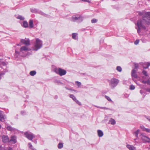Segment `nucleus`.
<instances>
[{"instance_id": "obj_1", "label": "nucleus", "mask_w": 150, "mask_h": 150, "mask_svg": "<svg viewBox=\"0 0 150 150\" xmlns=\"http://www.w3.org/2000/svg\"><path fill=\"white\" fill-rule=\"evenodd\" d=\"M139 14L143 16L142 19L138 20L136 24L138 27L137 32L139 33L141 32V30H146L145 25L150 24V12H146L144 11H139Z\"/></svg>"}, {"instance_id": "obj_2", "label": "nucleus", "mask_w": 150, "mask_h": 150, "mask_svg": "<svg viewBox=\"0 0 150 150\" xmlns=\"http://www.w3.org/2000/svg\"><path fill=\"white\" fill-rule=\"evenodd\" d=\"M42 46V41L38 38H36L32 48L33 50L37 51L41 48Z\"/></svg>"}, {"instance_id": "obj_3", "label": "nucleus", "mask_w": 150, "mask_h": 150, "mask_svg": "<svg viewBox=\"0 0 150 150\" xmlns=\"http://www.w3.org/2000/svg\"><path fill=\"white\" fill-rule=\"evenodd\" d=\"M119 80L115 78H112L111 79L109 80V85L111 88H114L118 85L119 83Z\"/></svg>"}, {"instance_id": "obj_4", "label": "nucleus", "mask_w": 150, "mask_h": 150, "mask_svg": "<svg viewBox=\"0 0 150 150\" xmlns=\"http://www.w3.org/2000/svg\"><path fill=\"white\" fill-rule=\"evenodd\" d=\"M54 71L57 74L61 76L64 75L67 73L66 71L61 68H56L54 70Z\"/></svg>"}, {"instance_id": "obj_5", "label": "nucleus", "mask_w": 150, "mask_h": 150, "mask_svg": "<svg viewBox=\"0 0 150 150\" xmlns=\"http://www.w3.org/2000/svg\"><path fill=\"white\" fill-rule=\"evenodd\" d=\"M28 46H23L21 47L20 49V52L23 54L21 55L22 57H26L27 55V53L24 54V53L27 51L30 50V49L29 48L27 47Z\"/></svg>"}, {"instance_id": "obj_6", "label": "nucleus", "mask_w": 150, "mask_h": 150, "mask_svg": "<svg viewBox=\"0 0 150 150\" xmlns=\"http://www.w3.org/2000/svg\"><path fill=\"white\" fill-rule=\"evenodd\" d=\"M72 20L74 22L80 23L82 21L83 19L82 17L80 15H74L72 17Z\"/></svg>"}, {"instance_id": "obj_7", "label": "nucleus", "mask_w": 150, "mask_h": 150, "mask_svg": "<svg viewBox=\"0 0 150 150\" xmlns=\"http://www.w3.org/2000/svg\"><path fill=\"white\" fill-rule=\"evenodd\" d=\"M139 137L143 141L144 143H146V142H150V139L148 137L146 136L145 135V134L140 133Z\"/></svg>"}, {"instance_id": "obj_8", "label": "nucleus", "mask_w": 150, "mask_h": 150, "mask_svg": "<svg viewBox=\"0 0 150 150\" xmlns=\"http://www.w3.org/2000/svg\"><path fill=\"white\" fill-rule=\"evenodd\" d=\"M24 134L27 138L31 141H32L33 139L35 137V135L31 132H25Z\"/></svg>"}, {"instance_id": "obj_9", "label": "nucleus", "mask_w": 150, "mask_h": 150, "mask_svg": "<svg viewBox=\"0 0 150 150\" xmlns=\"http://www.w3.org/2000/svg\"><path fill=\"white\" fill-rule=\"evenodd\" d=\"M21 42L25 45L26 46H28L30 45V41L29 39H22L21 40Z\"/></svg>"}, {"instance_id": "obj_10", "label": "nucleus", "mask_w": 150, "mask_h": 150, "mask_svg": "<svg viewBox=\"0 0 150 150\" xmlns=\"http://www.w3.org/2000/svg\"><path fill=\"white\" fill-rule=\"evenodd\" d=\"M6 128L8 130L11 131L12 132L16 133L18 131L17 129L12 127L10 126H7L6 127Z\"/></svg>"}, {"instance_id": "obj_11", "label": "nucleus", "mask_w": 150, "mask_h": 150, "mask_svg": "<svg viewBox=\"0 0 150 150\" xmlns=\"http://www.w3.org/2000/svg\"><path fill=\"white\" fill-rule=\"evenodd\" d=\"M139 132H140V130L139 129H137L136 131L134 132H133V134L135 135L136 137L137 138H136V139H134V140L135 141V142L136 143V142H137V143H138V142H137V141H136V140L139 138V137H138V134Z\"/></svg>"}, {"instance_id": "obj_12", "label": "nucleus", "mask_w": 150, "mask_h": 150, "mask_svg": "<svg viewBox=\"0 0 150 150\" xmlns=\"http://www.w3.org/2000/svg\"><path fill=\"white\" fill-rule=\"evenodd\" d=\"M2 140L4 143H6L9 142V139L7 136L3 135L2 137Z\"/></svg>"}, {"instance_id": "obj_13", "label": "nucleus", "mask_w": 150, "mask_h": 150, "mask_svg": "<svg viewBox=\"0 0 150 150\" xmlns=\"http://www.w3.org/2000/svg\"><path fill=\"white\" fill-rule=\"evenodd\" d=\"M136 71L134 69L132 70V79L133 80V78H137V75L136 73Z\"/></svg>"}, {"instance_id": "obj_14", "label": "nucleus", "mask_w": 150, "mask_h": 150, "mask_svg": "<svg viewBox=\"0 0 150 150\" xmlns=\"http://www.w3.org/2000/svg\"><path fill=\"white\" fill-rule=\"evenodd\" d=\"M12 142L13 144H15L17 142L16 137L15 136H12L11 137L10 142Z\"/></svg>"}, {"instance_id": "obj_15", "label": "nucleus", "mask_w": 150, "mask_h": 150, "mask_svg": "<svg viewBox=\"0 0 150 150\" xmlns=\"http://www.w3.org/2000/svg\"><path fill=\"white\" fill-rule=\"evenodd\" d=\"M126 147L129 149V150H136V147L133 145L127 144L126 145Z\"/></svg>"}, {"instance_id": "obj_16", "label": "nucleus", "mask_w": 150, "mask_h": 150, "mask_svg": "<svg viewBox=\"0 0 150 150\" xmlns=\"http://www.w3.org/2000/svg\"><path fill=\"white\" fill-rule=\"evenodd\" d=\"M6 118V117L4 115L3 112L0 111V120L2 121L3 120Z\"/></svg>"}, {"instance_id": "obj_17", "label": "nucleus", "mask_w": 150, "mask_h": 150, "mask_svg": "<svg viewBox=\"0 0 150 150\" xmlns=\"http://www.w3.org/2000/svg\"><path fill=\"white\" fill-rule=\"evenodd\" d=\"M97 133L98 136L99 137H101L103 135V133L101 130H97Z\"/></svg>"}, {"instance_id": "obj_18", "label": "nucleus", "mask_w": 150, "mask_h": 150, "mask_svg": "<svg viewBox=\"0 0 150 150\" xmlns=\"http://www.w3.org/2000/svg\"><path fill=\"white\" fill-rule=\"evenodd\" d=\"M109 123L110 124L112 125H114L116 124V122L115 120L112 118H111L109 120Z\"/></svg>"}, {"instance_id": "obj_19", "label": "nucleus", "mask_w": 150, "mask_h": 150, "mask_svg": "<svg viewBox=\"0 0 150 150\" xmlns=\"http://www.w3.org/2000/svg\"><path fill=\"white\" fill-rule=\"evenodd\" d=\"M150 66V63L147 62L144 63L143 67L144 69H146L148 68Z\"/></svg>"}, {"instance_id": "obj_20", "label": "nucleus", "mask_w": 150, "mask_h": 150, "mask_svg": "<svg viewBox=\"0 0 150 150\" xmlns=\"http://www.w3.org/2000/svg\"><path fill=\"white\" fill-rule=\"evenodd\" d=\"M23 26L24 28H27L28 26V24L26 21H24L23 23Z\"/></svg>"}, {"instance_id": "obj_21", "label": "nucleus", "mask_w": 150, "mask_h": 150, "mask_svg": "<svg viewBox=\"0 0 150 150\" xmlns=\"http://www.w3.org/2000/svg\"><path fill=\"white\" fill-rule=\"evenodd\" d=\"M77 35L76 33H73L72 34V38L75 40H76L77 39Z\"/></svg>"}, {"instance_id": "obj_22", "label": "nucleus", "mask_w": 150, "mask_h": 150, "mask_svg": "<svg viewBox=\"0 0 150 150\" xmlns=\"http://www.w3.org/2000/svg\"><path fill=\"white\" fill-rule=\"evenodd\" d=\"M36 74V72L35 71H31L30 72V75L31 76H34Z\"/></svg>"}, {"instance_id": "obj_23", "label": "nucleus", "mask_w": 150, "mask_h": 150, "mask_svg": "<svg viewBox=\"0 0 150 150\" xmlns=\"http://www.w3.org/2000/svg\"><path fill=\"white\" fill-rule=\"evenodd\" d=\"M30 27L32 28L33 27V21L32 20H30L29 22Z\"/></svg>"}, {"instance_id": "obj_24", "label": "nucleus", "mask_w": 150, "mask_h": 150, "mask_svg": "<svg viewBox=\"0 0 150 150\" xmlns=\"http://www.w3.org/2000/svg\"><path fill=\"white\" fill-rule=\"evenodd\" d=\"M17 19L21 20H23L25 19V18L21 15L18 16L16 18Z\"/></svg>"}, {"instance_id": "obj_25", "label": "nucleus", "mask_w": 150, "mask_h": 150, "mask_svg": "<svg viewBox=\"0 0 150 150\" xmlns=\"http://www.w3.org/2000/svg\"><path fill=\"white\" fill-rule=\"evenodd\" d=\"M116 70L119 72H121L122 71V68L120 66H118L116 67Z\"/></svg>"}, {"instance_id": "obj_26", "label": "nucleus", "mask_w": 150, "mask_h": 150, "mask_svg": "<svg viewBox=\"0 0 150 150\" xmlns=\"http://www.w3.org/2000/svg\"><path fill=\"white\" fill-rule=\"evenodd\" d=\"M28 145L29 148L32 150H36L35 149L33 148V146L31 143H28Z\"/></svg>"}, {"instance_id": "obj_27", "label": "nucleus", "mask_w": 150, "mask_h": 150, "mask_svg": "<svg viewBox=\"0 0 150 150\" xmlns=\"http://www.w3.org/2000/svg\"><path fill=\"white\" fill-rule=\"evenodd\" d=\"M69 97L71 98L74 101L76 100V98L72 94L70 95Z\"/></svg>"}, {"instance_id": "obj_28", "label": "nucleus", "mask_w": 150, "mask_h": 150, "mask_svg": "<svg viewBox=\"0 0 150 150\" xmlns=\"http://www.w3.org/2000/svg\"><path fill=\"white\" fill-rule=\"evenodd\" d=\"M63 144L62 143H59L58 145V148L59 149H61L63 147Z\"/></svg>"}, {"instance_id": "obj_29", "label": "nucleus", "mask_w": 150, "mask_h": 150, "mask_svg": "<svg viewBox=\"0 0 150 150\" xmlns=\"http://www.w3.org/2000/svg\"><path fill=\"white\" fill-rule=\"evenodd\" d=\"M142 72L143 75H144L145 76H148V75L147 74V73L146 71L144 70Z\"/></svg>"}, {"instance_id": "obj_30", "label": "nucleus", "mask_w": 150, "mask_h": 150, "mask_svg": "<svg viewBox=\"0 0 150 150\" xmlns=\"http://www.w3.org/2000/svg\"><path fill=\"white\" fill-rule=\"evenodd\" d=\"M75 83L78 87H80L81 85V83L78 81H76Z\"/></svg>"}, {"instance_id": "obj_31", "label": "nucleus", "mask_w": 150, "mask_h": 150, "mask_svg": "<svg viewBox=\"0 0 150 150\" xmlns=\"http://www.w3.org/2000/svg\"><path fill=\"white\" fill-rule=\"evenodd\" d=\"M135 88V87L133 85H131L129 86V89L131 90H133Z\"/></svg>"}, {"instance_id": "obj_32", "label": "nucleus", "mask_w": 150, "mask_h": 150, "mask_svg": "<svg viewBox=\"0 0 150 150\" xmlns=\"http://www.w3.org/2000/svg\"><path fill=\"white\" fill-rule=\"evenodd\" d=\"M5 74V72L2 71L0 73V79L2 78V76Z\"/></svg>"}, {"instance_id": "obj_33", "label": "nucleus", "mask_w": 150, "mask_h": 150, "mask_svg": "<svg viewBox=\"0 0 150 150\" xmlns=\"http://www.w3.org/2000/svg\"><path fill=\"white\" fill-rule=\"evenodd\" d=\"M94 106H95L97 108H100L103 109L107 110V109H108V108H106V107H99V106H96V105H94Z\"/></svg>"}, {"instance_id": "obj_34", "label": "nucleus", "mask_w": 150, "mask_h": 150, "mask_svg": "<svg viewBox=\"0 0 150 150\" xmlns=\"http://www.w3.org/2000/svg\"><path fill=\"white\" fill-rule=\"evenodd\" d=\"M54 83H57L58 84H62V83L59 80H55L54 81Z\"/></svg>"}, {"instance_id": "obj_35", "label": "nucleus", "mask_w": 150, "mask_h": 150, "mask_svg": "<svg viewBox=\"0 0 150 150\" xmlns=\"http://www.w3.org/2000/svg\"><path fill=\"white\" fill-rule=\"evenodd\" d=\"M97 20L95 18H94L92 19L91 21L92 23H95L97 22Z\"/></svg>"}, {"instance_id": "obj_36", "label": "nucleus", "mask_w": 150, "mask_h": 150, "mask_svg": "<svg viewBox=\"0 0 150 150\" xmlns=\"http://www.w3.org/2000/svg\"><path fill=\"white\" fill-rule=\"evenodd\" d=\"M105 98L109 101H112V100L111 98L108 96H105Z\"/></svg>"}, {"instance_id": "obj_37", "label": "nucleus", "mask_w": 150, "mask_h": 150, "mask_svg": "<svg viewBox=\"0 0 150 150\" xmlns=\"http://www.w3.org/2000/svg\"><path fill=\"white\" fill-rule=\"evenodd\" d=\"M31 11L33 13L38 12V11L36 9H31Z\"/></svg>"}, {"instance_id": "obj_38", "label": "nucleus", "mask_w": 150, "mask_h": 150, "mask_svg": "<svg viewBox=\"0 0 150 150\" xmlns=\"http://www.w3.org/2000/svg\"><path fill=\"white\" fill-rule=\"evenodd\" d=\"M74 101H75L77 104H78L79 105H81V102H79V101L78 100H77L76 99V100H75Z\"/></svg>"}, {"instance_id": "obj_39", "label": "nucleus", "mask_w": 150, "mask_h": 150, "mask_svg": "<svg viewBox=\"0 0 150 150\" xmlns=\"http://www.w3.org/2000/svg\"><path fill=\"white\" fill-rule=\"evenodd\" d=\"M144 117L150 122V116H148L146 115H144Z\"/></svg>"}, {"instance_id": "obj_40", "label": "nucleus", "mask_w": 150, "mask_h": 150, "mask_svg": "<svg viewBox=\"0 0 150 150\" xmlns=\"http://www.w3.org/2000/svg\"><path fill=\"white\" fill-rule=\"evenodd\" d=\"M139 42V40H137L134 42V44L135 45H137Z\"/></svg>"}, {"instance_id": "obj_41", "label": "nucleus", "mask_w": 150, "mask_h": 150, "mask_svg": "<svg viewBox=\"0 0 150 150\" xmlns=\"http://www.w3.org/2000/svg\"><path fill=\"white\" fill-rule=\"evenodd\" d=\"M140 127L141 129H142L143 131H144L145 129L146 128L144 127L143 125L140 126Z\"/></svg>"}, {"instance_id": "obj_42", "label": "nucleus", "mask_w": 150, "mask_h": 150, "mask_svg": "<svg viewBox=\"0 0 150 150\" xmlns=\"http://www.w3.org/2000/svg\"><path fill=\"white\" fill-rule=\"evenodd\" d=\"M144 131H146L147 132H150V129L148 128H146L144 130Z\"/></svg>"}, {"instance_id": "obj_43", "label": "nucleus", "mask_w": 150, "mask_h": 150, "mask_svg": "<svg viewBox=\"0 0 150 150\" xmlns=\"http://www.w3.org/2000/svg\"><path fill=\"white\" fill-rule=\"evenodd\" d=\"M38 13L41 15H42L43 16H45V14H44V13L42 12L41 11H38Z\"/></svg>"}, {"instance_id": "obj_44", "label": "nucleus", "mask_w": 150, "mask_h": 150, "mask_svg": "<svg viewBox=\"0 0 150 150\" xmlns=\"http://www.w3.org/2000/svg\"><path fill=\"white\" fill-rule=\"evenodd\" d=\"M146 83H147L148 85H150V80L149 79H148L146 81Z\"/></svg>"}, {"instance_id": "obj_45", "label": "nucleus", "mask_w": 150, "mask_h": 150, "mask_svg": "<svg viewBox=\"0 0 150 150\" xmlns=\"http://www.w3.org/2000/svg\"><path fill=\"white\" fill-rule=\"evenodd\" d=\"M15 54H21V53L20 52V51L19 52L17 51L16 50L15 51Z\"/></svg>"}, {"instance_id": "obj_46", "label": "nucleus", "mask_w": 150, "mask_h": 150, "mask_svg": "<svg viewBox=\"0 0 150 150\" xmlns=\"http://www.w3.org/2000/svg\"><path fill=\"white\" fill-rule=\"evenodd\" d=\"M1 64L3 66H5V65H6V64L5 62H3L1 63Z\"/></svg>"}, {"instance_id": "obj_47", "label": "nucleus", "mask_w": 150, "mask_h": 150, "mask_svg": "<svg viewBox=\"0 0 150 150\" xmlns=\"http://www.w3.org/2000/svg\"><path fill=\"white\" fill-rule=\"evenodd\" d=\"M146 91L150 93V88H147L146 89Z\"/></svg>"}, {"instance_id": "obj_48", "label": "nucleus", "mask_w": 150, "mask_h": 150, "mask_svg": "<svg viewBox=\"0 0 150 150\" xmlns=\"http://www.w3.org/2000/svg\"><path fill=\"white\" fill-rule=\"evenodd\" d=\"M142 83H146V81H145L144 80H142L141 81Z\"/></svg>"}, {"instance_id": "obj_49", "label": "nucleus", "mask_w": 150, "mask_h": 150, "mask_svg": "<svg viewBox=\"0 0 150 150\" xmlns=\"http://www.w3.org/2000/svg\"><path fill=\"white\" fill-rule=\"evenodd\" d=\"M32 141L35 144H36L37 143V141L35 140H32Z\"/></svg>"}, {"instance_id": "obj_50", "label": "nucleus", "mask_w": 150, "mask_h": 150, "mask_svg": "<svg viewBox=\"0 0 150 150\" xmlns=\"http://www.w3.org/2000/svg\"><path fill=\"white\" fill-rule=\"evenodd\" d=\"M25 113V112H24L23 111L21 112V113L23 115H24L25 114V113Z\"/></svg>"}, {"instance_id": "obj_51", "label": "nucleus", "mask_w": 150, "mask_h": 150, "mask_svg": "<svg viewBox=\"0 0 150 150\" xmlns=\"http://www.w3.org/2000/svg\"><path fill=\"white\" fill-rule=\"evenodd\" d=\"M8 150H13L12 148L11 147H9L8 148Z\"/></svg>"}, {"instance_id": "obj_52", "label": "nucleus", "mask_w": 150, "mask_h": 150, "mask_svg": "<svg viewBox=\"0 0 150 150\" xmlns=\"http://www.w3.org/2000/svg\"><path fill=\"white\" fill-rule=\"evenodd\" d=\"M140 92L141 94H142L143 93V92L142 90H140Z\"/></svg>"}, {"instance_id": "obj_53", "label": "nucleus", "mask_w": 150, "mask_h": 150, "mask_svg": "<svg viewBox=\"0 0 150 150\" xmlns=\"http://www.w3.org/2000/svg\"><path fill=\"white\" fill-rule=\"evenodd\" d=\"M86 2L90 3L91 2V1L89 0H87V1Z\"/></svg>"}, {"instance_id": "obj_54", "label": "nucleus", "mask_w": 150, "mask_h": 150, "mask_svg": "<svg viewBox=\"0 0 150 150\" xmlns=\"http://www.w3.org/2000/svg\"><path fill=\"white\" fill-rule=\"evenodd\" d=\"M138 67V65H135V67L136 68H137V67Z\"/></svg>"}, {"instance_id": "obj_55", "label": "nucleus", "mask_w": 150, "mask_h": 150, "mask_svg": "<svg viewBox=\"0 0 150 150\" xmlns=\"http://www.w3.org/2000/svg\"><path fill=\"white\" fill-rule=\"evenodd\" d=\"M81 0L82 1H83L86 2L87 1V0Z\"/></svg>"}, {"instance_id": "obj_56", "label": "nucleus", "mask_w": 150, "mask_h": 150, "mask_svg": "<svg viewBox=\"0 0 150 150\" xmlns=\"http://www.w3.org/2000/svg\"><path fill=\"white\" fill-rule=\"evenodd\" d=\"M1 146H0V150H1Z\"/></svg>"}, {"instance_id": "obj_57", "label": "nucleus", "mask_w": 150, "mask_h": 150, "mask_svg": "<svg viewBox=\"0 0 150 150\" xmlns=\"http://www.w3.org/2000/svg\"><path fill=\"white\" fill-rule=\"evenodd\" d=\"M1 60H2V59H0V62H1Z\"/></svg>"}, {"instance_id": "obj_58", "label": "nucleus", "mask_w": 150, "mask_h": 150, "mask_svg": "<svg viewBox=\"0 0 150 150\" xmlns=\"http://www.w3.org/2000/svg\"><path fill=\"white\" fill-rule=\"evenodd\" d=\"M65 88L68 90H69L68 88H67V87H65Z\"/></svg>"}, {"instance_id": "obj_59", "label": "nucleus", "mask_w": 150, "mask_h": 150, "mask_svg": "<svg viewBox=\"0 0 150 150\" xmlns=\"http://www.w3.org/2000/svg\"><path fill=\"white\" fill-rule=\"evenodd\" d=\"M1 128V125H0V129Z\"/></svg>"}, {"instance_id": "obj_60", "label": "nucleus", "mask_w": 150, "mask_h": 150, "mask_svg": "<svg viewBox=\"0 0 150 150\" xmlns=\"http://www.w3.org/2000/svg\"><path fill=\"white\" fill-rule=\"evenodd\" d=\"M2 68L1 67H0V71L1 70V69Z\"/></svg>"}, {"instance_id": "obj_61", "label": "nucleus", "mask_w": 150, "mask_h": 150, "mask_svg": "<svg viewBox=\"0 0 150 150\" xmlns=\"http://www.w3.org/2000/svg\"><path fill=\"white\" fill-rule=\"evenodd\" d=\"M17 45L19 46V45H18V44H17Z\"/></svg>"}, {"instance_id": "obj_62", "label": "nucleus", "mask_w": 150, "mask_h": 150, "mask_svg": "<svg viewBox=\"0 0 150 150\" xmlns=\"http://www.w3.org/2000/svg\"><path fill=\"white\" fill-rule=\"evenodd\" d=\"M145 96H144L143 98H144Z\"/></svg>"}, {"instance_id": "obj_63", "label": "nucleus", "mask_w": 150, "mask_h": 150, "mask_svg": "<svg viewBox=\"0 0 150 150\" xmlns=\"http://www.w3.org/2000/svg\"><path fill=\"white\" fill-rule=\"evenodd\" d=\"M150 79V78H149Z\"/></svg>"}]
</instances>
